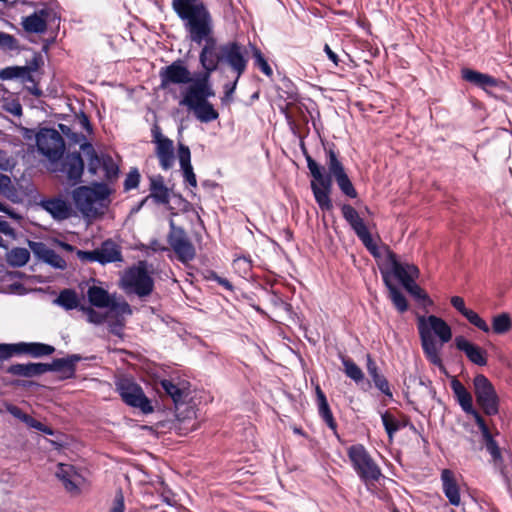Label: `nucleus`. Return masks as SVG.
<instances>
[{"mask_svg": "<svg viewBox=\"0 0 512 512\" xmlns=\"http://www.w3.org/2000/svg\"><path fill=\"white\" fill-rule=\"evenodd\" d=\"M174 12L183 22L192 42L198 45L205 42L199 53L202 70L195 74L194 82L212 84V74L222 65V44L217 45L216 39L212 36L213 19L207 5L203 0H197Z\"/></svg>", "mask_w": 512, "mask_h": 512, "instance_id": "f257e3e1", "label": "nucleus"}, {"mask_svg": "<svg viewBox=\"0 0 512 512\" xmlns=\"http://www.w3.org/2000/svg\"><path fill=\"white\" fill-rule=\"evenodd\" d=\"M418 332L421 340L422 350L427 360L440 369H444L440 357V347L437 346L433 333L439 337L441 345L449 342L452 338L451 327L440 317L430 315L418 319Z\"/></svg>", "mask_w": 512, "mask_h": 512, "instance_id": "f03ea898", "label": "nucleus"}, {"mask_svg": "<svg viewBox=\"0 0 512 512\" xmlns=\"http://www.w3.org/2000/svg\"><path fill=\"white\" fill-rule=\"evenodd\" d=\"M78 354H71L65 358L53 359L51 363L13 364L7 368V373L13 376L32 378L46 372L60 373V379L66 380L75 377L76 364L81 360Z\"/></svg>", "mask_w": 512, "mask_h": 512, "instance_id": "7ed1b4c3", "label": "nucleus"}, {"mask_svg": "<svg viewBox=\"0 0 512 512\" xmlns=\"http://www.w3.org/2000/svg\"><path fill=\"white\" fill-rule=\"evenodd\" d=\"M214 96L215 91L212 84L194 82L192 86H186L179 104L192 110L200 122L209 123L219 117L217 110L208 101Z\"/></svg>", "mask_w": 512, "mask_h": 512, "instance_id": "20e7f679", "label": "nucleus"}, {"mask_svg": "<svg viewBox=\"0 0 512 512\" xmlns=\"http://www.w3.org/2000/svg\"><path fill=\"white\" fill-rule=\"evenodd\" d=\"M110 190L105 183L95 182L93 187L78 186L72 191L77 210L85 218H96L103 214L102 201L108 199Z\"/></svg>", "mask_w": 512, "mask_h": 512, "instance_id": "39448f33", "label": "nucleus"}, {"mask_svg": "<svg viewBox=\"0 0 512 512\" xmlns=\"http://www.w3.org/2000/svg\"><path fill=\"white\" fill-rule=\"evenodd\" d=\"M147 267V261H139L137 265L125 271L121 284L126 293L135 294L139 298L151 295L154 290V280Z\"/></svg>", "mask_w": 512, "mask_h": 512, "instance_id": "423d86ee", "label": "nucleus"}, {"mask_svg": "<svg viewBox=\"0 0 512 512\" xmlns=\"http://www.w3.org/2000/svg\"><path fill=\"white\" fill-rule=\"evenodd\" d=\"M348 457L352 466L363 482L378 481L382 476L381 469L362 444H354L348 448Z\"/></svg>", "mask_w": 512, "mask_h": 512, "instance_id": "0eeeda50", "label": "nucleus"}, {"mask_svg": "<svg viewBox=\"0 0 512 512\" xmlns=\"http://www.w3.org/2000/svg\"><path fill=\"white\" fill-rule=\"evenodd\" d=\"M115 386L116 391L126 405L138 408L144 414L153 412L151 401L145 395L142 387L133 379L128 377L118 378L115 381Z\"/></svg>", "mask_w": 512, "mask_h": 512, "instance_id": "6e6552de", "label": "nucleus"}, {"mask_svg": "<svg viewBox=\"0 0 512 512\" xmlns=\"http://www.w3.org/2000/svg\"><path fill=\"white\" fill-rule=\"evenodd\" d=\"M324 151L326 155V165L328 168L330 177H334L340 191L347 197L354 199L358 193L348 177L342 162L338 158V154L335 151L334 143H324Z\"/></svg>", "mask_w": 512, "mask_h": 512, "instance_id": "1a4fd4ad", "label": "nucleus"}, {"mask_svg": "<svg viewBox=\"0 0 512 512\" xmlns=\"http://www.w3.org/2000/svg\"><path fill=\"white\" fill-rule=\"evenodd\" d=\"M342 216L349 224L350 228L357 235L359 240L374 258H380L381 253L378 245L374 242L371 233L368 230L364 220L360 217L358 211L350 204L341 206Z\"/></svg>", "mask_w": 512, "mask_h": 512, "instance_id": "9d476101", "label": "nucleus"}, {"mask_svg": "<svg viewBox=\"0 0 512 512\" xmlns=\"http://www.w3.org/2000/svg\"><path fill=\"white\" fill-rule=\"evenodd\" d=\"M37 149L51 163H56L64 154L65 141L56 129L42 128L37 136Z\"/></svg>", "mask_w": 512, "mask_h": 512, "instance_id": "9b49d317", "label": "nucleus"}, {"mask_svg": "<svg viewBox=\"0 0 512 512\" xmlns=\"http://www.w3.org/2000/svg\"><path fill=\"white\" fill-rule=\"evenodd\" d=\"M160 89L167 90L171 86L187 85L192 86L195 76L182 59H176L171 64L161 67L159 70Z\"/></svg>", "mask_w": 512, "mask_h": 512, "instance_id": "f8f14e48", "label": "nucleus"}, {"mask_svg": "<svg viewBox=\"0 0 512 512\" xmlns=\"http://www.w3.org/2000/svg\"><path fill=\"white\" fill-rule=\"evenodd\" d=\"M473 384L476 402L483 412L488 416L497 415L499 412V398L489 379L483 374H478L475 376Z\"/></svg>", "mask_w": 512, "mask_h": 512, "instance_id": "ddd939ff", "label": "nucleus"}, {"mask_svg": "<svg viewBox=\"0 0 512 512\" xmlns=\"http://www.w3.org/2000/svg\"><path fill=\"white\" fill-rule=\"evenodd\" d=\"M169 228L167 242L177 259L183 264L192 261L196 256V250L184 228L176 226L173 220H170Z\"/></svg>", "mask_w": 512, "mask_h": 512, "instance_id": "4468645a", "label": "nucleus"}, {"mask_svg": "<svg viewBox=\"0 0 512 512\" xmlns=\"http://www.w3.org/2000/svg\"><path fill=\"white\" fill-rule=\"evenodd\" d=\"M246 48L237 41L222 44V65L228 66L240 78L247 69Z\"/></svg>", "mask_w": 512, "mask_h": 512, "instance_id": "2eb2a0df", "label": "nucleus"}, {"mask_svg": "<svg viewBox=\"0 0 512 512\" xmlns=\"http://www.w3.org/2000/svg\"><path fill=\"white\" fill-rule=\"evenodd\" d=\"M386 265L382 269L390 272V279L396 278L403 287L419 277V269L414 264H403L399 262L397 255L385 247Z\"/></svg>", "mask_w": 512, "mask_h": 512, "instance_id": "dca6fc26", "label": "nucleus"}, {"mask_svg": "<svg viewBox=\"0 0 512 512\" xmlns=\"http://www.w3.org/2000/svg\"><path fill=\"white\" fill-rule=\"evenodd\" d=\"M316 170V168L314 169ZM313 175V180L310 183V187L314 196V199L322 211H331L333 209V203L330 197L332 191V179L330 175H325L324 171Z\"/></svg>", "mask_w": 512, "mask_h": 512, "instance_id": "f3484780", "label": "nucleus"}, {"mask_svg": "<svg viewBox=\"0 0 512 512\" xmlns=\"http://www.w3.org/2000/svg\"><path fill=\"white\" fill-rule=\"evenodd\" d=\"M0 350L6 358L14 354H27L33 358L49 356L55 352V347L41 342H18L14 344H2Z\"/></svg>", "mask_w": 512, "mask_h": 512, "instance_id": "a211bd4d", "label": "nucleus"}, {"mask_svg": "<svg viewBox=\"0 0 512 512\" xmlns=\"http://www.w3.org/2000/svg\"><path fill=\"white\" fill-rule=\"evenodd\" d=\"M151 133L153 143L156 145L155 154L159 160V165L167 171L173 167L175 162L173 141L162 134L158 125L153 126Z\"/></svg>", "mask_w": 512, "mask_h": 512, "instance_id": "6ab92c4d", "label": "nucleus"}, {"mask_svg": "<svg viewBox=\"0 0 512 512\" xmlns=\"http://www.w3.org/2000/svg\"><path fill=\"white\" fill-rule=\"evenodd\" d=\"M61 159L60 172L64 173L73 185L79 183L84 172V161L80 152L68 153Z\"/></svg>", "mask_w": 512, "mask_h": 512, "instance_id": "aec40b11", "label": "nucleus"}, {"mask_svg": "<svg viewBox=\"0 0 512 512\" xmlns=\"http://www.w3.org/2000/svg\"><path fill=\"white\" fill-rule=\"evenodd\" d=\"M29 248L41 261L55 269L64 270L66 261L56 251L46 246L43 242L28 241Z\"/></svg>", "mask_w": 512, "mask_h": 512, "instance_id": "412c9836", "label": "nucleus"}, {"mask_svg": "<svg viewBox=\"0 0 512 512\" xmlns=\"http://www.w3.org/2000/svg\"><path fill=\"white\" fill-rule=\"evenodd\" d=\"M451 389L453 391L454 397L462 408V410L471 415L475 422L481 420L483 417L480 413L473 407V399L470 392L466 389V387L457 379L453 378L450 382Z\"/></svg>", "mask_w": 512, "mask_h": 512, "instance_id": "4be33fe9", "label": "nucleus"}, {"mask_svg": "<svg viewBox=\"0 0 512 512\" xmlns=\"http://www.w3.org/2000/svg\"><path fill=\"white\" fill-rule=\"evenodd\" d=\"M454 342L456 348L464 352L471 363L478 366L487 365V352L484 349L471 343L464 336H457Z\"/></svg>", "mask_w": 512, "mask_h": 512, "instance_id": "5701e85b", "label": "nucleus"}, {"mask_svg": "<svg viewBox=\"0 0 512 512\" xmlns=\"http://www.w3.org/2000/svg\"><path fill=\"white\" fill-rule=\"evenodd\" d=\"M461 77L464 81L487 91L488 88L500 87L502 81L486 73L470 68L461 69Z\"/></svg>", "mask_w": 512, "mask_h": 512, "instance_id": "b1692460", "label": "nucleus"}, {"mask_svg": "<svg viewBox=\"0 0 512 512\" xmlns=\"http://www.w3.org/2000/svg\"><path fill=\"white\" fill-rule=\"evenodd\" d=\"M56 477L62 482L69 493L79 494L80 475L72 465L60 463L56 471Z\"/></svg>", "mask_w": 512, "mask_h": 512, "instance_id": "393cba45", "label": "nucleus"}, {"mask_svg": "<svg viewBox=\"0 0 512 512\" xmlns=\"http://www.w3.org/2000/svg\"><path fill=\"white\" fill-rule=\"evenodd\" d=\"M451 305L463 316L465 317L472 325L477 327L484 333H488L490 331V327L483 320L478 313L475 311L468 309L465 305L464 299L460 296H452L450 299Z\"/></svg>", "mask_w": 512, "mask_h": 512, "instance_id": "a878e982", "label": "nucleus"}, {"mask_svg": "<svg viewBox=\"0 0 512 512\" xmlns=\"http://www.w3.org/2000/svg\"><path fill=\"white\" fill-rule=\"evenodd\" d=\"M443 493L452 506H459L461 502L460 489L456 482L454 473L449 469L441 472Z\"/></svg>", "mask_w": 512, "mask_h": 512, "instance_id": "bb28decb", "label": "nucleus"}, {"mask_svg": "<svg viewBox=\"0 0 512 512\" xmlns=\"http://www.w3.org/2000/svg\"><path fill=\"white\" fill-rule=\"evenodd\" d=\"M316 401L318 407V414L326 425L333 431L336 437H339L337 432V423L334 419L333 413L330 409L325 393L322 391L319 385L315 387Z\"/></svg>", "mask_w": 512, "mask_h": 512, "instance_id": "cd10ccee", "label": "nucleus"}, {"mask_svg": "<svg viewBox=\"0 0 512 512\" xmlns=\"http://www.w3.org/2000/svg\"><path fill=\"white\" fill-rule=\"evenodd\" d=\"M366 368L368 375L372 379L375 387L388 398L392 399L393 393L386 377L380 372L376 362L368 354L366 357Z\"/></svg>", "mask_w": 512, "mask_h": 512, "instance_id": "c85d7f7f", "label": "nucleus"}, {"mask_svg": "<svg viewBox=\"0 0 512 512\" xmlns=\"http://www.w3.org/2000/svg\"><path fill=\"white\" fill-rule=\"evenodd\" d=\"M178 159L180 168L183 172L184 181L187 182L191 187H197L196 175L193 171L191 164V152L188 146L179 143L178 145Z\"/></svg>", "mask_w": 512, "mask_h": 512, "instance_id": "c756f323", "label": "nucleus"}, {"mask_svg": "<svg viewBox=\"0 0 512 512\" xmlns=\"http://www.w3.org/2000/svg\"><path fill=\"white\" fill-rule=\"evenodd\" d=\"M380 273L382 275L383 282L389 291V297L393 305L400 313H404L408 309V303L405 295L397 286L392 283V280H390L389 271L386 269H380Z\"/></svg>", "mask_w": 512, "mask_h": 512, "instance_id": "7c9ffc66", "label": "nucleus"}, {"mask_svg": "<svg viewBox=\"0 0 512 512\" xmlns=\"http://www.w3.org/2000/svg\"><path fill=\"white\" fill-rule=\"evenodd\" d=\"M42 207L56 220H65L72 215L70 204L61 198L45 200L42 202Z\"/></svg>", "mask_w": 512, "mask_h": 512, "instance_id": "2f4dec72", "label": "nucleus"}, {"mask_svg": "<svg viewBox=\"0 0 512 512\" xmlns=\"http://www.w3.org/2000/svg\"><path fill=\"white\" fill-rule=\"evenodd\" d=\"M476 424L482 434V440L487 452L491 455L494 462H501V450L498 443L493 438V435L490 432L485 420L482 418L481 420L477 421Z\"/></svg>", "mask_w": 512, "mask_h": 512, "instance_id": "473e14b6", "label": "nucleus"}, {"mask_svg": "<svg viewBox=\"0 0 512 512\" xmlns=\"http://www.w3.org/2000/svg\"><path fill=\"white\" fill-rule=\"evenodd\" d=\"M100 264L105 265L109 263L121 262L123 256L120 247L112 240H106L98 248Z\"/></svg>", "mask_w": 512, "mask_h": 512, "instance_id": "72a5a7b5", "label": "nucleus"}, {"mask_svg": "<svg viewBox=\"0 0 512 512\" xmlns=\"http://www.w3.org/2000/svg\"><path fill=\"white\" fill-rule=\"evenodd\" d=\"M160 385L165 393L171 397L176 406L186 402L188 392L184 387L174 384L173 381L169 379L161 380Z\"/></svg>", "mask_w": 512, "mask_h": 512, "instance_id": "f704fd0d", "label": "nucleus"}, {"mask_svg": "<svg viewBox=\"0 0 512 512\" xmlns=\"http://www.w3.org/2000/svg\"><path fill=\"white\" fill-rule=\"evenodd\" d=\"M21 25L28 33L43 34L47 30L46 20L38 13H32L22 18Z\"/></svg>", "mask_w": 512, "mask_h": 512, "instance_id": "c9c22d12", "label": "nucleus"}, {"mask_svg": "<svg viewBox=\"0 0 512 512\" xmlns=\"http://www.w3.org/2000/svg\"><path fill=\"white\" fill-rule=\"evenodd\" d=\"M88 301L92 306L107 308L111 305L109 293L102 287L92 286L87 291Z\"/></svg>", "mask_w": 512, "mask_h": 512, "instance_id": "e433bc0d", "label": "nucleus"}, {"mask_svg": "<svg viewBox=\"0 0 512 512\" xmlns=\"http://www.w3.org/2000/svg\"><path fill=\"white\" fill-rule=\"evenodd\" d=\"M151 194L149 197H152L155 202L160 204H168L170 201L168 188L165 186L163 178L159 176L157 179H151L150 184Z\"/></svg>", "mask_w": 512, "mask_h": 512, "instance_id": "4c0bfd02", "label": "nucleus"}, {"mask_svg": "<svg viewBox=\"0 0 512 512\" xmlns=\"http://www.w3.org/2000/svg\"><path fill=\"white\" fill-rule=\"evenodd\" d=\"M81 150L88 157V172L95 175L100 167H102L103 157H99L91 143L85 141L80 145Z\"/></svg>", "mask_w": 512, "mask_h": 512, "instance_id": "58836bf2", "label": "nucleus"}, {"mask_svg": "<svg viewBox=\"0 0 512 512\" xmlns=\"http://www.w3.org/2000/svg\"><path fill=\"white\" fill-rule=\"evenodd\" d=\"M19 79L22 83H29L27 81V70L23 66H7L0 69V80L8 81Z\"/></svg>", "mask_w": 512, "mask_h": 512, "instance_id": "ea45409f", "label": "nucleus"}, {"mask_svg": "<svg viewBox=\"0 0 512 512\" xmlns=\"http://www.w3.org/2000/svg\"><path fill=\"white\" fill-rule=\"evenodd\" d=\"M341 362L347 377L352 379L356 384L364 381L365 376L363 371L352 359L342 356Z\"/></svg>", "mask_w": 512, "mask_h": 512, "instance_id": "a19ab883", "label": "nucleus"}, {"mask_svg": "<svg viewBox=\"0 0 512 512\" xmlns=\"http://www.w3.org/2000/svg\"><path fill=\"white\" fill-rule=\"evenodd\" d=\"M55 303L65 310H73L78 307L79 299L74 290L65 289L59 293Z\"/></svg>", "mask_w": 512, "mask_h": 512, "instance_id": "79ce46f5", "label": "nucleus"}, {"mask_svg": "<svg viewBox=\"0 0 512 512\" xmlns=\"http://www.w3.org/2000/svg\"><path fill=\"white\" fill-rule=\"evenodd\" d=\"M512 328V320L508 313H501L492 318V330L495 334L503 335Z\"/></svg>", "mask_w": 512, "mask_h": 512, "instance_id": "37998d69", "label": "nucleus"}, {"mask_svg": "<svg viewBox=\"0 0 512 512\" xmlns=\"http://www.w3.org/2000/svg\"><path fill=\"white\" fill-rule=\"evenodd\" d=\"M8 263L12 267H22L30 259V252L26 248H13L7 255Z\"/></svg>", "mask_w": 512, "mask_h": 512, "instance_id": "c03bdc74", "label": "nucleus"}, {"mask_svg": "<svg viewBox=\"0 0 512 512\" xmlns=\"http://www.w3.org/2000/svg\"><path fill=\"white\" fill-rule=\"evenodd\" d=\"M404 289L418 302L422 303L424 306H431L433 301L430 299L429 295L416 283V280H413L409 284L405 285Z\"/></svg>", "mask_w": 512, "mask_h": 512, "instance_id": "a18cd8bd", "label": "nucleus"}, {"mask_svg": "<svg viewBox=\"0 0 512 512\" xmlns=\"http://www.w3.org/2000/svg\"><path fill=\"white\" fill-rule=\"evenodd\" d=\"M252 49V57L254 60V66L258 68L264 75L271 78L273 76V70L267 59L261 52L259 48L254 45H251Z\"/></svg>", "mask_w": 512, "mask_h": 512, "instance_id": "49530a36", "label": "nucleus"}, {"mask_svg": "<svg viewBox=\"0 0 512 512\" xmlns=\"http://www.w3.org/2000/svg\"><path fill=\"white\" fill-rule=\"evenodd\" d=\"M381 419L385 431L390 441H392L395 433L401 428L400 423L392 414L387 411L382 413Z\"/></svg>", "mask_w": 512, "mask_h": 512, "instance_id": "de8ad7c7", "label": "nucleus"}, {"mask_svg": "<svg viewBox=\"0 0 512 512\" xmlns=\"http://www.w3.org/2000/svg\"><path fill=\"white\" fill-rule=\"evenodd\" d=\"M102 169L104 170L105 178L108 181L114 180L119 174V167L110 156L103 157Z\"/></svg>", "mask_w": 512, "mask_h": 512, "instance_id": "09e8293b", "label": "nucleus"}, {"mask_svg": "<svg viewBox=\"0 0 512 512\" xmlns=\"http://www.w3.org/2000/svg\"><path fill=\"white\" fill-rule=\"evenodd\" d=\"M43 64L42 56L39 53H35L31 60L27 62L23 67L27 70V81L34 83L33 72H36Z\"/></svg>", "mask_w": 512, "mask_h": 512, "instance_id": "8fccbe9b", "label": "nucleus"}, {"mask_svg": "<svg viewBox=\"0 0 512 512\" xmlns=\"http://www.w3.org/2000/svg\"><path fill=\"white\" fill-rule=\"evenodd\" d=\"M0 49L4 51L19 50L18 40L13 35L0 31Z\"/></svg>", "mask_w": 512, "mask_h": 512, "instance_id": "3c124183", "label": "nucleus"}, {"mask_svg": "<svg viewBox=\"0 0 512 512\" xmlns=\"http://www.w3.org/2000/svg\"><path fill=\"white\" fill-rule=\"evenodd\" d=\"M80 309L87 316V321L89 323H92L95 325H100L106 321L107 315L105 313L98 312L90 306H88V307L81 306Z\"/></svg>", "mask_w": 512, "mask_h": 512, "instance_id": "603ef678", "label": "nucleus"}, {"mask_svg": "<svg viewBox=\"0 0 512 512\" xmlns=\"http://www.w3.org/2000/svg\"><path fill=\"white\" fill-rule=\"evenodd\" d=\"M140 173L137 168H132L124 180V191L136 189L140 183Z\"/></svg>", "mask_w": 512, "mask_h": 512, "instance_id": "864d4df0", "label": "nucleus"}, {"mask_svg": "<svg viewBox=\"0 0 512 512\" xmlns=\"http://www.w3.org/2000/svg\"><path fill=\"white\" fill-rule=\"evenodd\" d=\"M24 423L28 427L33 428V429H35L37 431H40V432H42V433H44L46 435H51L52 436V435L55 434L54 430L51 427L43 424L42 422L38 421L34 417L30 416L29 414H28L27 418L25 419Z\"/></svg>", "mask_w": 512, "mask_h": 512, "instance_id": "5fc2aeb1", "label": "nucleus"}, {"mask_svg": "<svg viewBox=\"0 0 512 512\" xmlns=\"http://www.w3.org/2000/svg\"><path fill=\"white\" fill-rule=\"evenodd\" d=\"M300 148H301V151H302V154L303 156L305 157V160L307 162V167L310 171V174L311 176L313 175H316L315 173V168H316V171H318V173H321L324 171V167L319 165L312 157L311 155L309 154V152L307 151L306 147H305V144L304 142H301L300 144Z\"/></svg>", "mask_w": 512, "mask_h": 512, "instance_id": "6e6d98bb", "label": "nucleus"}, {"mask_svg": "<svg viewBox=\"0 0 512 512\" xmlns=\"http://www.w3.org/2000/svg\"><path fill=\"white\" fill-rule=\"evenodd\" d=\"M125 511V501L124 494L122 489H118L115 493V496L112 500L109 512H124Z\"/></svg>", "mask_w": 512, "mask_h": 512, "instance_id": "4d7b16f0", "label": "nucleus"}, {"mask_svg": "<svg viewBox=\"0 0 512 512\" xmlns=\"http://www.w3.org/2000/svg\"><path fill=\"white\" fill-rule=\"evenodd\" d=\"M238 81H239V78H237V76H236L232 82H228V83L224 84V86H223L224 95L221 99L223 103H229L232 101L233 94L235 93V90L237 88Z\"/></svg>", "mask_w": 512, "mask_h": 512, "instance_id": "13d9d810", "label": "nucleus"}, {"mask_svg": "<svg viewBox=\"0 0 512 512\" xmlns=\"http://www.w3.org/2000/svg\"><path fill=\"white\" fill-rule=\"evenodd\" d=\"M33 13H38L40 17L44 18L46 20V25L55 21L59 22L61 19L59 13L52 8L44 7L38 11H34Z\"/></svg>", "mask_w": 512, "mask_h": 512, "instance_id": "bf43d9fd", "label": "nucleus"}, {"mask_svg": "<svg viewBox=\"0 0 512 512\" xmlns=\"http://www.w3.org/2000/svg\"><path fill=\"white\" fill-rule=\"evenodd\" d=\"M233 265L235 269L242 271L244 274H248L252 269V261L245 256L235 258Z\"/></svg>", "mask_w": 512, "mask_h": 512, "instance_id": "052dcab7", "label": "nucleus"}, {"mask_svg": "<svg viewBox=\"0 0 512 512\" xmlns=\"http://www.w3.org/2000/svg\"><path fill=\"white\" fill-rule=\"evenodd\" d=\"M77 257L81 261L97 262L100 264L98 249L92 251L77 250Z\"/></svg>", "mask_w": 512, "mask_h": 512, "instance_id": "680f3d73", "label": "nucleus"}, {"mask_svg": "<svg viewBox=\"0 0 512 512\" xmlns=\"http://www.w3.org/2000/svg\"><path fill=\"white\" fill-rule=\"evenodd\" d=\"M112 310H115L119 314H131L132 310L130 305L126 301L122 302H114L111 301V305L109 306Z\"/></svg>", "mask_w": 512, "mask_h": 512, "instance_id": "e2e57ef3", "label": "nucleus"}, {"mask_svg": "<svg viewBox=\"0 0 512 512\" xmlns=\"http://www.w3.org/2000/svg\"><path fill=\"white\" fill-rule=\"evenodd\" d=\"M7 411L13 416L15 417L16 419H19L20 421H22L24 423L25 419L27 418L28 414L23 412L21 410V408H19L18 406L16 405H8L7 406Z\"/></svg>", "mask_w": 512, "mask_h": 512, "instance_id": "0e129e2a", "label": "nucleus"}, {"mask_svg": "<svg viewBox=\"0 0 512 512\" xmlns=\"http://www.w3.org/2000/svg\"><path fill=\"white\" fill-rule=\"evenodd\" d=\"M58 127H59L60 131L62 132V134L71 138L73 141L77 142L79 137H81L84 140V142L86 141V139L83 135L73 133L71 131V128L65 124H59Z\"/></svg>", "mask_w": 512, "mask_h": 512, "instance_id": "69168bd1", "label": "nucleus"}, {"mask_svg": "<svg viewBox=\"0 0 512 512\" xmlns=\"http://www.w3.org/2000/svg\"><path fill=\"white\" fill-rule=\"evenodd\" d=\"M11 191V179L9 176L0 173V193L8 194Z\"/></svg>", "mask_w": 512, "mask_h": 512, "instance_id": "338daca9", "label": "nucleus"}, {"mask_svg": "<svg viewBox=\"0 0 512 512\" xmlns=\"http://www.w3.org/2000/svg\"><path fill=\"white\" fill-rule=\"evenodd\" d=\"M22 136L26 141L35 140L37 143L38 132L31 128H22Z\"/></svg>", "mask_w": 512, "mask_h": 512, "instance_id": "774afa93", "label": "nucleus"}]
</instances>
